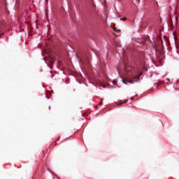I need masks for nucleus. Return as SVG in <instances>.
I'll return each mask as SVG.
<instances>
[{
    "instance_id": "nucleus-1",
    "label": "nucleus",
    "mask_w": 179,
    "mask_h": 179,
    "mask_svg": "<svg viewBox=\"0 0 179 179\" xmlns=\"http://www.w3.org/2000/svg\"><path fill=\"white\" fill-rule=\"evenodd\" d=\"M44 60L48 66H50V68H52V64H54V62H55V58L54 57L50 55L48 57H46L44 59Z\"/></svg>"
},
{
    "instance_id": "nucleus-2",
    "label": "nucleus",
    "mask_w": 179,
    "mask_h": 179,
    "mask_svg": "<svg viewBox=\"0 0 179 179\" xmlns=\"http://www.w3.org/2000/svg\"><path fill=\"white\" fill-rule=\"evenodd\" d=\"M128 68H129V67H127V64H125V62H123L122 65L117 66V69L118 72H120V71H124V72H128V71H129V69H128Z\"/></svg>"
},
{
    "instance_id": "nucleus-3",
    "label": "nucleus",
    "mask_w": 179,
    "mask_h": 179,
    "mask_svg": "<svg viewBox=\"0 0 179 179\" xmlns=\"http://www.w3.org/2000/svg\"><path fill=\"white\" fill-rule=\"evenodd\" d=\"M137 79H139V77L137 76V77H135L134 78H133L132 80H129L128 78L127 79H123L122 80V82L123 83H124V85H127V83H134V82H136V80Z\"/></svg>"
},
{
    "instance_id": "nucleus-4",
    "label": "nucleus",
    "mask_w": 179,
    "mask_h": 179,
    "mask_svg": "<svg viewBox=\"0 0 179 179\" xmlns=\"http://www.w3.org/2000/svg\"><path fill=\"white\" fill-rule=\"evenodd\" d=\"M125 103H128V100H126L125 101H120L119 103H117V106H122V104H125Z\"/></svg>"
},
{
    "instance_id": "nucleus-5",
    "label": "nucleus",
    "mask_w": 179,
    "mask_h": 179,
    "mask_svg": "<svg viewBox=\"0 0 179 179\" xmlns=\"http://www.w3.org/2000/svg\"><path fill=\"white\" fill-rule=\"evenodd\" d=\"M152 47H153V48L155 50V51H157V49L156 48V43H152Z\"/></svg>"
},
{
    "instance_id": "nucleus-6",
    "label": "nucleus",
    "mask_w": 179,
    "mask_h": 179,
    "mask_svg": "<svg viewBox=\"0 0 179 179\" xmlns=\"http://www.w3.org/2000/svg\"><path fill=\"white\" fill-rule=\"evenodd\" d=\"M101 86L102 87H103V89H106V85H103L101 83Z\"/></svg>"
},
{
    "instance_id": "nucleus-7",
    "label": "nucleus",
    "mask_w": 179,
    "mask_h": 179,
    "mask_svg": "<svg viewBox=\"0 0 179 179\" xmlns=\"http://www.w3.org/2000/svg\"><path fill=\"white\" fill-rule=\"evenodd\" d=\"M120 20H124V21H125V20H127V17L120 18Z\"/></svg>"
},
{
    "instance_id": "nucleus-8",
    "label": "nucleus",
    "mask_w": 179,
    "mask_h": 179,
    "mask_svg": "<svg viewBox=\"0 0 179 179\" xmlns=\"http://www.w3.org/2000/svg\"><path fill=\"white\" fill-rule=\"evenodd\" d=\"M175 19H176V23L177 24V22H178V17H175Z\"/></svg>"
},
{
    "instance_id": "nucleus-9",
    "label": "nucleus",
    "mask_w": 179,
    "mask_h": 179,
    "mask_svg": "<svg viewBox=\"0 0 179 179\" xmlns=\"http://www.w3.org/2000/svg\"><path fill=\"white\" fill-rule=\"evenodd\" d=\"M166 80H169V82H170V78H166Z\"/></svg>"
},
{
    "instance_id": "nucleus-10",
    "label": "nucleus",
    "mask_w": 179,
    "mask_h": 179,
    "mask_svg": "<svg viewBox=\"0 0 179 179\" xmlns=\"http://www.w3.org/2000/svg\"><path fill=\"white\" fill-rule=\"evenodd\" d=\"M115 31H117V29H115Z\"/></svg>"
},
{
    "instance_id": "nucleus-11",
    "label": "nucleus",
    "mask_w": 179,
    "mask_h": 179,
    "mask_svg": "<svg viewBox=\"0 0 179 179\" xmlns=\"http://www.w3.org/2000/svg\"><path fill=\"white\" fill-rule=\"evenodd\" d=\"M159 85H162V82H159Z\"/></svg>"
},
{
    "instance_id": "nucleus-12",
    "label": "nucleus",
    "mask_w": 179,
    "mask_h": 179,
    "mask_svg": "<svg viewBox=\"0 0 179 179\" xmlns=\"http://www.w3.org/2000/svg\"><path fill=\"white\" fill-rule=\"evenodd\" d=\"M77 57H78V59H80L79 57L78 56H77Z\"/></svg>"
},
{
    "instance_id": "nucleus-13",
    "label": "nucleus",
    "mask_w": 179,
    "mask_h": 179,
    "mask_svg": "<svg viewBox=\"0 0 179 179\" xmlns=\"http://www.w3.org/2000/svg\"><path fill=\"white\" fill-rule=\"evenodd\" d=\"M113 83H115V81H113Z\"/></svg>"
},
{
    "instance_id": "nucleus-14",
    "label": "nucleus",
    "mask_w": 179,
    "mask_h": 179,
    "mask_svg": "<svg viewBox=\"0 0 179 179\" xmlns=\"http://www.w3.org/2000/svg\"><path fill=\"white\" fill-rule=\"evenodd\" d=\"M178 54H179V52H178Z\"/></svg>"
}]
</instances>
